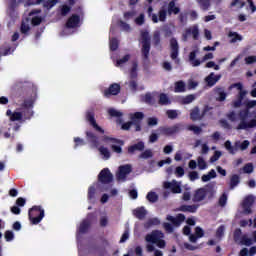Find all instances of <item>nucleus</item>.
<instances>
[{"mask_svg": "<svg viewBox=\"0 0 256 256\" xmlns=\"http://www.w3.org/2000/svg\"><path fill=\"white\" fill-rule=\"evenodd\" d=\"M167 221H171L175 227H179V225L185 221V215L178 214L176 217L167 216Z\"/></svg>", "mask_w": 256, "mask_h": 256, "instance_id": "obj_23", "label": "nucleus"}, {"mask_svg": "<svg viewBox=\"0 0 256 256\" xmlns=\"http://www.w3.org/2000/svg\"><path fill=\"white\" fill-rule=\"evenodd\" d=\"M195 99H197V96L190 94L185 97H180L179 101H180V103H183V105H189V103H193V101H195Z\"/></svg>", "mask_w": 256, "mask_h": 256, "instance_id": "obj_35", "label": "nucleus"}, {"mask_svg": "<svg viewBox=\"0 0 256 256\" xmlns=\"http://www.w3.org/2000/svg\"><path fill=\"white\" fill-rule=\"evenodd\" d=\"M164 189H170L172 193H181V182H177V180H172L171 182H164Z\"/></svg>", "mask_w": 256, "mask_h": 256, "instance_id": "obj_16", "label": "nucleus"}, {"mask_svg": "<svg viewBox=\"0 0 256 256\" xmlns=\"http://www.w3.org/2000/svg\"><path fill=\"white\" fill-rule=\"evenodd\" d=\"M197 53H199V50H194L189 54V62L192 67H199L201 65V60L197 59Z\"/></svg>", "mask_w": 256, "mask_h": 256, "instance_id": "obj_24", "label": "nucleus"}, {"mask_svg": "<svg viewBox=\"0 0 256 256\" xmlns=\"http://www.w3.org/2000/svg\"><path fill=\"white\" fill-rule=\"evenodd\" d=\"M224 147H225V149L228 150V152H229L231 155H235V153H237V149H236V147H235V144H234V146L231 145V141H229V140L225 142Z\"/></svg>", "mask_w": 256, "mask_h": 256, "instance_id": "obj_42", "label": "nucleus"}, {"mask_svg": "<svg viewBox=\"0 0 256 256\" xmlns=\"http://www.w3.org/2000/svg\"><path fill=\"white\" fill-rule=\"evenodd\" d=\"M77 27H81V17L77 14H73L68 18L62 35H71L73 33L71 29H77Z\"/></svg>", "mask_w": 256, "mask_h": 256, "instance_id": "obj_8", "label": "nucleus"}, {"mask_svg": "<svg viewBox=\"0 0 256 256\" xmlns=\"http://www.w3.org/2000/svg\"><path fill=\"white\" fill-rule=\"evenodd\" d=\"M91 215L88 216V218L86 220H84L81 224L80 227L78 229L79 233H85V231H87V229H89V225H91Z\"/></svg>", "mask_w": 256, "mask_h": 256, "instance_id": "obj_31", "label": "nucleus"}, {"mask_svg": "<svg viewBox=\"0 0 256 256\" xmlns=\"http://www.w3.org/2000/svg\"><path fill=\"white\" fill-rule=\"evenodd\" d=\"M159 123V120L156 117H149L147 119V124L149 127H155Z\"/></svg>", "mask_w": 256, "mask_h": 256, "instance_id": "obj_61", "label": "nucleus"}, {"mask_svg": "<svg viewBox=\"0 0 256 256\" xmlns=\"http://www.w3.org/2000/svg\"><path fill=\"white\" fill-rule=\"evenodd\" d=\"M104 141L105 143H107V145H110L114 153H121L122 151L121 147H123V141L117 140L115 138H105Z\"/></svg>", "mask_w": 256, "mask_h": 256, "instance_id": "obj_13", "label": "nucleus"}, {"mask_svg": "<svg viewBox=\"0 0 256 256\" xmlns=\"http://www.w3.org/2000/svg\"><path fill=\"white\" fill-rule=\"evenodd\" d=\"M73 5H75V0H67L64 4L58 7V15L60 17H67V15L71 13Z\"/></svg>", "mask_w": 256, "mask_h": 256, "instance_id": "obj_12", "label": "nucleus"}, {"mask_svg": "<svg viewBox=\"0 0 256 256\" xmlns=\"http://www.w3.org/2000/svg\"><path fill=\"white\" fill-rule=\"evenodd\" d=\"M246 65H253V63H256V56H247L245 58Z\"/></svg>", "mask_w": 256, "mask_h": 256, "instance_id": "obj_63", "label": "nucleus"}, {"mask_svg": "<svg viewBox=\"0 0 256 256\" xmlns=\"http://www.w3.org/2000/svg\"><path fill=\"white\" fill-rule=\"evenodd\" d=\"M253 203H255V196L253 195H249L244 199L242 203V208L246 215H249V213H251V206L253 205Z\"/></svg>", "mask_w": 256, "mask_h": 256, "instance_id": "obj_17", "label": "nucleus"}, {"mask_svg": "<svg viewBox=\"0 0 256 256\" xmlns=\"http://www.w3.org/2000/svg\"><path fill=\"white\" fill-rule=\"evenodd\" d=\"M170 49H171V59L175 61L176 63H179V59L177 57L179 56V42H177V39L172 38L170 40Z\"/></svg>", "mask_w": 256, "mask_h": 256, "instance_id": "obj_14", "label": "nucleus"}, {"mask_svg": "<svg viewBox=\"0 0 256 256\" xmlns=\"http://www.w3.org/2000/svg\"><path fill=\"white\" fill-rule=\"evenodd\" d=\"M197 165L200 171H205V169H207V162L205 161V158H203V156H199L197 158Z\"/></svg>", "mask_w": 256, "mask_h": 256, "instance_id": "obj_39", "label": "nucleus"}, {"mask_svg": "<svg viewBox=\"0 0 256 256\" xmlns=\"http://www.w3.org/2000/svg\"><path fill=\"white\" fill-rule=\"evenodd\" d=\"M228 37L230 39V43H239V42L243 41V36H241L237 32H229Z\"/></svg>", "mask_w": 256, "mask_h": 256, "instance_id": "obj_29", "label": "nucleus"}, {"mask_svg": "<svg viewBox=\"0 0 256 256\" xmlns=\"http://www.w3.org/2000/svg\"><path fill=\"white\" fill-rule=\"evenodd\" d=\"M167 115H168L169 119H177V117H179V115H181V112H179L177 110H168Z\"/></svg>", "mask_w": 256, "mask_h": 256, "instance_id": "obj_53", "label": "nucleus"}, {"mask_svg": "<svg viewBox=\"0 0 256 256\" xmlns=\"http://www.w3.org/2000/svg\"><path fill=\"white\" fill-rule=\"evenodd\" d=\"M189 35H192L193 39L197 41L199 39V26L194 25L186 29V32L183 34V41H187Z\"/></svg>", "mask_w": 256, "mask_h": 256, "instance_id": "obj_15", "label": "nucleus"}, {"mask_svg": "<svg viewBox=\"0 0 256 256\" xmlns=\"http://www.w3.org/2000/svg\"><path fill=\"white\" fill-rule=\"evenodd\" d=\"M133 213L135 217H137V219H145V216L147 215V210H145L144 207H140L134 210Z\"/></svg>", "mask_w": 256, "mask_h": 256, "instance_id": "obj_36", "label": "nucleus"}, {"mask_svg": "<svg viewBox=\"0 0 256 256\" xmlns=\"http://www.w3.org/2000/svg\"><path fill=\"white\" fill-rule=\"evenodd\" d=\"M178 131H179V125L161 129V132L163 133V135H175V133H178Z\"/></svg>", "mask_w": 256, "mask_h": 256, "instance_id": "obj_30", "label": "nucleus"}, {"mask_svg": "<svg viewBox=\"0 0 256 256\" xmlns=\"http://www.w3.org/2000/svg\"><path fill=\"white\" fill-rule=\"evenodd\" d=\"M228 119L232 121V123L240 121L236 127L237 131L253 129V127H256V100L248 101L246 103V108L241 110L239 114L230 112L228 114Z\"/></svg>", "mask_w": 256, "mask_h": 256, "instance_id": "obj_1", "label": "nucleus"}, {"mask_svg": "<svg viewBox=\"0 0 256 256\" xmlns=\"http://www.w3.org/2000/svg\"><path fill=\"white\" fill-rule=\"evenodd\" d=\"M188 130L189 131H193V133L195 134V135H200V133H201V127H199V126H195V125H190V126H188Z\"/></svg>", "mask_w": 256, "mask_h": 256, "instance_id": "obj_60", "label": "nucleus"}, {"mask_svg": "<svg viewBox=\"0 0 256 256\" xmlns=\"http://www.w3.org/2000/svg\"><path fill=\"white\" fill-rule=\"evenodd\" d=\"M59 3V0H46L44 2L45 9H53Z\"/></svg>", "mask_w": 256, "mask_h": 256, "instance_id": "obj_47", "label": "nucleus"}, {"mask_svg": "<svg viewBox=\"0 0 256 256\" xmlns=\"http://www.w3.org/2000/svg\"><path fill=\"white\" fill-rule=\"evenodd\" d=\"M145 149V143L138 142L135 145H132L128 148V153H135V151H143Z\"/></svg>", "mask_w": 256, "mask_h": 256, "instance_id": "obj_32", "label": "nucleus"}, {"mask_svg": "<svg viewBox=\"0 0 256 256\" xmlns=\"http://www.w3.org/2000/svg\"><path fill=\"white\" fill-rule=\"evenodd\" d=\"M86 119L96 131L104 133L103 128L97 125V122L95 121V114L93 112H87Z\"/></svg>", "mask_w": 256, "mask_h": 256, "instance_id": "obj_21", "label": "nucleus"}, {"mask_svg": "<svg viewBox=\"0 0 256 256\" xmlns=\"http://www.w3.org/2000/svg\"><path fill=\"white\" fill-rule=\"evenodd\" d=\"M150 157H153V151L151 150H145L141 153L140 159H150Z\"/></svg>", "mask_w": 256, "mask_h": 256, "instance_id": "obj_59", "label": "nucleus"}, {"mask_svg": "<svg viewBox=\"0 0 256 256\" xmlns=\"http://www.w3.org/2000/svg\"><path fill=\"white\" fill-rule=\"evenodd\" d=\"M239 185V176L238 175H233L230 179V188L235 189Z\"/></svg>", "mask_w": 256, "mask_h": 256, "instance_id": "obj_48", "label": "nucleus"}, {"mask_svg": "<svg viewBox=\"0 0 256 256\" xmlns=\"http://www.w3.org/2000/svg\"><path fill=\"white\" fill-rule=\"evenodd\" d=\"M214 91L217 95V101H225L227 99V93L223 88H215Z\"/></svg>", "mask_w": 256, "mask_h": 256, "instance_id": "obj_33", "label": "nucleus"}, {"mask_svg": "<svg viewBox=\"0 0 256 256\" xmlns=\"http://www.w3.org/2000/svg\"><path fill=\"white\" fill-rule=\"evenodd\" d=\"M109 115H111V117H121L123 115V113H121V111H118L116 109L110 108L108 110Z\"/></svg>", "mask_w": 256, "mask_h": 256, "instance_id": "obj_62", "label": "nucleus"}, {"mask_svg": "<svg viewBox=\"0 0 256 256\" xmlns=\"http://www.w3.org/2000/svg\"><path fill=\"white\" fill-rule=\"evenodd\" d=\"M215 193H217V183L211 182L205 188L198 189L194 194V201H203L204 199H211V197H215Z\"/></svg>", "mask_w": 256, "mask_h": 256, "instance_id": "obj_6", "label": "nucleus"}, {"mask_svg": "<svg viewBox=\"0 0 256 256\" xmlns=\"http://www.w3.org/2000/svg\"><path fill=\"white\" fill-rule=\"evenodd\" d=\"M205 115V112L199 111V107H195L190 112V119L192 121H201Z\"/></svg>", "mask_w": 256, "mask_h": 256, "instance_id": "obj_22", "label": "nucleus"}, {"mask_svg": "<svg viewBox=\"0 0 256 256\" xmlns=\"http://www.w3.org/2000/svg\"><path fill=\"white\" fill-rule=\"evenodd\" d=\"M221 80V74L215 75L214 72H211L206 78L205 83L208 87L215 86Z\"/></svg>", "mask_w": 256, "mask_h": 256, "instance_id": "obj_20", "label": "nucleus"}, {"mask_svg": "<svg viewBox=\"0 0 256 256\" xmlns=\"http://www.w3.org/2000/svg\"><path fill=\"white\" fill-rule=\"evenodd\" d=\"M43 217H45V210H43L39 206H34L29 210V219L32 225H38L43 221Z\"/></svg>", "mask_w": 256, "mask_h": 256, "instance_id": "obj_9", "label": "nucleus"}, {"mask_svg": "<svg viewBox=\"0 0 256 256\" xmlns=\"http://www.w3.org/2000/svg\"><path fill=\"white\" fill-rule=\"evenodd\" d=\"M137 62H133L132 64V68L130 70V77L131 79H135V77H137Z\"/></svg>", "mask_w": 256, "mask_h": 256, "instance_id": "obj_57", "label": "nucleus"}, {"mask_svg": "<svg viewBox=\"0 0 256 256\" xmlns=\"http://www.w3.org/2000/svg\"><path fill=\"white\" fill-rule=\"evenodd\" d=\"M195 235L193 234L190 235L189 241H191V243H197V239H201V237H203L204 235L203 229L201 227H196Z\"/></svg>", "mask_w": 256, "mask_h": 256, "instance_id": "obj_26", "label": "nucleus"}, {"mask_svg": "<svg viewBox=\"0 0 256 256\" xmlns=\"http://www.w3.org/2000/svg\"><path fill=\"white\" fill-rule=\"evenodd\" d=\"M15 49H17V44H14L12 47H8L4 50L1 51V55H11V53H13V51H15Z\"/></svg>", "mask_w": 256, "mask_h": 256, "instance_id": "obj_54", "label": "nucleus"}, {"mask_svg": "<svg viewBox=\"0 0 256 256\" xmlns=\"http://www.w3.org/2000/svg\"><path fill=\"white\" fill-rule=\"evenodd\" d=\"M225 235V226L221 225L218 227V229L216 230V239L218 241H221V239H223V236Z\"/></svg>", "mask_w": 256, "mask_h": 256, "instance_id": "obj_43", "label": "nucleus"}, {"mask_svg": "<svg viewBox=\"0 0 256 256\" xmlns=\"http://www.w3.org/2000/svg\"><path fill=\"white\" fill-rule=\"evenodd\" d=\"M33 103L35 99L27 98L21 104L20 108H17L14 111L7 110L6 115L9 117L10 121H25L33 117Z\"/></svg>", "mask_w": 256, "mask_h": 256, "instance_id": "obj_3", "label": "nucleus"}, {"mask_svg": "<svg viewBox=\"0 0 256 256\" xmlns=\"http://www.w3.org/2000/svg\"><path fill=\"white\" fill-rule=\"evenodd\" d=\"M241 245H246V247H250V245H253V239L243 236L240 241Z\"/></svg>", "mask_w": 256, "mask_h": 256, "instance_id": "obj_51", "label": "nucleus"}, {"mask_svg": "<svg viewBox=\"0 0 256 256\" xmlns=\"http://www.w3.org/2000/svg\"><path fill=\"white\" fill-rule=\"evenodd\" d=\"M86 137H87L88 141H90L92 143V145H94V147H97V137H95V135H93V133L86 132Z\"/></svg>", "mask_w": 256, "mask_h": 256, "instance_id": "obj_50", "label": "nucleus"}, {"mask_svg": "<svg viewBox=\"0 0 256 256\" xmlns=\"http://www.w3.org/2000/svg\"><path fill=\"white\" fill-rule=\"evenodd\" d=\"M249 145H251V142H249V140H244L243 142L236 141L235 142L236 152L239 150L245 151L246 149H248Z\"/></svg>", "mask_w": 256, "mask_h": 256, "instance_id": "obj_28", "label": "nucleus"}, {"mask_svg": "<svg viewBox=\"0 0 256 256\" xmlns=\"http://www.w3.org/2000/svg\"><path fill=\"white\" fill-rule=\"evenodd\" d=\"M165 235L159 230H154L145 236L146 251L153 253V256H163V251L159 249H165L167 243L163 240ZM155 245L159 248H155Z\"/></svg>", "mask_w": 256, "mask_h": 256, "instance_id": "obj_2", "label": "nucleus"}, {"mask_svg": "<svg viewBox=\"0 0 256 256\" xmlns=\"http://www.w3.org/2000/svg\"><path fill=\"white\" fill-rule=\"evenodd\" d=\"M101 155H103V159L107 160L109 159V157H111V152H109V149L105 148V147H101L99 149Z\"/></svg>", "mask_w": 256, "mask_h": 256, "instance_id": "obj_55", "label": "nucleus"}, {"mask_svg": "<svg viewBox=\"0 0 256 256\" xmlns=\"http://www.w3.org/2000/svg\"><path fill=\"white\" fill-rule=\"evenodd\" d=\"M166 20H167V9H165V7H162L159 10L158 16L157 14H152L153 23H159V21L165 22Z\"/></svg>", "mask_w": 256, "mask_h": 256, "instance_id": "obj_19", "label": "nucleus"}, {"mask_svg": "<svg viewBox=\"0 0 256 256\" xmlns=\"http://www.w3.org/2000/svg\"><path fill=\"white\" fill-rule=\"evenodd\" d=\"M168 13L169 15H177L179 13V8L175 4V1H171L168 5Z\"/></svg>", "mask_w": 256, "mask_h": 256, "instance_id": "obj_38", "label": "nucleus"}, {"mask_svg": "<svg viewBox=\"0 0 256 256\" xmlns=\"http://www.w3.org/2000/svg\"><path fill=\"white\" fill-rule=\"evenodd\" d=\"M256 253V247H251L250 250L244 248L240 251L241 256H254Z\"/></svg>", "mask_w": 256, "mask_h": 256, "instance_id": "obj_40", "label": "nucleus"}, {"mask_svg": "<svg viewBox=\"0 0 256 256\" xmlns=\"http://www.w3.org/2000/svg\"><path fill=\"white\" fill-rule=\"evenodd\" d=\"M15 7H16L15 2H12L7 11L10 17H17V13L15 12Z\"/></svg>", "mask_w": 256, "mask_h": 256, "instance_id": "obj_52", "label": "nucleus"}, {"mask_svg": "<svg viewBox=\"0 0 256 256\" xmlns=\"http://www.w3.org/2000/svg\"><path fill=\"white\" fill-rule=\"evenodd\" d=\"M174 91L175 93H183L185 91V82L183 81L176 82L174 86Z\"/></svg>", "mask_w": 256, "mask_h": 256, "instance_id": "obj_41", "label": "nucleus"}, {"mask_svg": "<svg viewBox=\"0 0 256 256\" xmlns=\"http://www.w3.org/2000/svg\"><path fill=\"white\" fill-rule=\"evenodd\" d=\"M230 89H237L239 91L237 99L233 102V107H239L243 103V99L247 95V91L243 89L242 83H235L230 86Z\"/></svg>", "mask_w": 256, "mask_h": 256, "instance_id": "obj_11", "label": "nucleus"}, {"mask_svg": "<svg viewBox=\"0 0 256 256\" xmlns=\"http://www.w3.org/2000/svg\"><path fill=\"white\" fill-rule=\"evenodd\" d=\"M129 59H131V55L127 54L124 57L118 59L115 63V67H119L120 69L125 67L127 61H129Z\"/></svg>", "mask_w": 256, "mask_h": 256, "instance_id": "obj_34", "label": "nucleus"}, {"mask_svg": "<svg viewBox=\"0 0 256 256\" xmlns=\"http://www.w3.org/2000/svg\"><path fill=\"white\" fill-rule=\"evenodd\" d=\"M118 47L119 41L115 38L110 39V51H117Z\"/></svg>", "mask_w": 256, "mask_h": 256, "instance_id": "obj_56", "label": "nucleus"}, {"mask_svg": "<svg viewBox=\"0 0 256 256\" xmlns=\"http://www.w3.org/2000/svg\"><path fill=\"white\" fill-rule=\"evenodd\" d=\"M145 115L143 112H135L129 114V118L131 119L130 122H126L122 124L121 128L124 131H129L131 129V126L134 125V131H141V121H143V118Z\"/></svg>", "mask_w": 256, "mask_h": 256, "instance_id": "obj_7", "label": "nucleus"}, {"mask_svg": "<svg viewBox=\"0 0 256 256\" xmlns=\"http://www.w3.org/2000/svg\"><path fill=\"white\" fill-rule=\"evenodd\" d=\"M99 182L90 186L88 190V199L95 198V192L99 191L103 193V191H109V183L113 181V174L109 171V168H104L98 175Z\"/></svg>", "mask_w": 256, "mask_h": 256, "instance_id": "obj_4", "label": "nucleus"}, {"mask_svg": "<svg viewBox=\"0 0 256 256\" xmlns=\"http://www.w3.org/2000/svg\"><path fill=\"white\" fill-rule=\"evenodd\" d=\"M146 199H148L150 203H155L159 199V196L155 192H149L146 196Z\"/></svg>", "mask_w": 256, "mask_h": 256, "instance_id": "obj_49", "label": "nucleus"}, {"mask_svg": "<svg viewBox=\"0 0 256 256\" xmlns=\"http://www.w3.org/2000/svg\"><path fill=\"white\" fill-rule=\"evenodd\" d=\"M198 1L204 11H207V9H209V5H210L209 0H198Z\"/></svg>", "mask_w": 256, "mask_h": 256, "instance_id": "obj_64", "label": "nucleus"}, {"mask_svg": "<svg viewBox=\"0 0 256 256\" xmlns=\"http://www.w3.org/2000/svg\"><path fill=\"white\" fill-rule=\"evenodd\" d=\"M159 103L160 105H169V103H171V100L169 99V96H167V94H160L159 97Z\"/></svg>", "mask_w": 256, "mask_h": 256, "instance_id": "obj_45", "label": "nucleus"}, {"mask_svg": "<svg viewBox=\"0 0 256 256\" xmlns=\"http://www.w3.org/2000/svg\"><path fill=\"white\" fill-rule=\"evenodd\" d=\"M131 173V165H124L119 167V171L117 173L118 181H125L127 179V175Z\"/></svg>", "mask_w": 256, "mask_h": 256, "instance_id": "obj_18", "label": "nucleus"}, {"mask_svg": "<svg viewBox=\"0 0 256 256\" xmlns=\"http://www.w3.org/2000/svg\"><path fill=\"white\" fill-rule=\"evenodd\" d=\"M161 223V221H159V219L157 218H152L150 220H148L145 224L144 227L146 229H149V227H153V225H159Z\"/></svg>", "mask_w": 256, "mask_h": 256, "instance_id": "obj_46", "label": "nucleus"}, {"mask_svg": "<svg viewBox=\"0 0 256 256\" xmlns=\"http://www.w3.org/2000/svg\"><path fill=\"white\" fill-rule=\"evenodd\" d=\"M121 91V86L119 84H112L108 90L104 91L105 97H109V95H117Z\"/></svg>", "mask_w": 256, "mask_h": 256, "instance_id": "obj_25", "label": "nucleus"}, {"mask_svg": "<svg viewBox=\"0 0 256 256\" xmlns=\"http://www.w3.org/2000/svg\"><path fill=\"white\" fill-rule=\"evenodd\" d=\"M201 146L202 155H207L209 153V145L207 143H203V140H196L194 143V147L197 148Z\"/></svg>", "mask_w": 256, "mask_h": 256, "instance_id": "obj_27", "label": "nucleus"}, {"mask_svg": "<svg viewBox=\"0 0 256 256\" xmlns=\"http://www.w3.org/2000/svg\"><path fill=\"white\" fill-rule=\"evenodd\" d=\"M231 7H238V9H243V7H245V2L242 0H233Z\"/></svg>", "mask_w": 256, "mask_h": 256, "instance_id": "obj_58", "label": "nucleus"}, {"mask_svg": "<svg viewBox=\"0 0 256 256\" xmlns=\"http://www.w3.org/2000/svg\"><path fill=\"white\" fill-rule=\"evenodd\" d=\"M45 1H47V0H26L24 6L31 7V5H39V4L43 3V7H45Z\"/></svg>", "mask_w": 256, "mask_h": 256, "instance_id": "obj_44", "label": "nucleus"}, {"mask_svg": "<svg viewBox=\"0 0 256 256\" xmlns=\"http://www.w3.org/2000/svg\"><path fill=\"white\" fill-rule=\"evenodd\" d=\"M140 43L142 45V56L144 59H149V51H151V37L149 32L144 31L141 33Z\"/></svg>", "mask_w": 256, "mask_h": 256, "instance_id": "obj_10", "label": "nucleus"}, {"mask_svg": "<svg viewBox=\"0 0 256 256\" xmlns=\"http://www.w3.org/2000/svg\"><path fill=\"white\" fill-rule=\"evenodd\" d=\"M43 21V15H41V9H35L29 12V17L26 21L22 22L21 25V33L24 35H27L31 29L30 23L33 25H41V22Z\"/></svg>", "mask_w": 256, "mask_h": 256, "instance_id": "obj_5", "label": "nucleus"}, {"mask_svg": "<svg viewBox=\"0 0 256 256\" xmlns=\"http://www.w3.org/2000/svg\"><path fill=\"white\" fill-rule=\"evenodd\" d=\"M179 211H183L184 213H195L197 211L196 205H182L179 208Z\"/></svg>", "mask_w": 256, "mask_h": 256, "instance_id": "obj_37", "label": "nucleus"}]
</instances>
